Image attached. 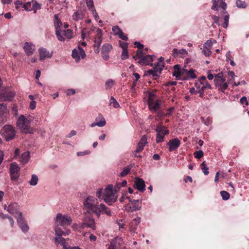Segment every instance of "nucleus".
Instances as JSON below:
<instances>
[{
	"label": "nucleus",
	"mask_w": 249,
	"mask_h": 249,
	"mask_svg": "<svg viewBox=\"0 0 249 249\" xmlns=\"http://www.w3.org/2000/svg\"><path fill=\"white\" fill-rule=\"evenodd\" d=\"M112 31L115 35H118L122 31L118 26H115L112 27Z\"/></svg>",
	"instance_id": "obj_53"
},
{
	"label": "nucleus",
	"mask_w": 249,
	"mask_h": 249,
	"mask_svg": "<svg viewBox=\"0 0 249 249\" xmlns=\"http://www.w3.org/2000/svg\"><path fill=\"white\" fill-rule=\"evenodd\" d=\"M148 105L149 109L153 112L156 113L157 111L159 112L160 111V105L159 101L157 100L155 102L154 100L153 101H149Z\"/></svg>",
	"instance_id": "obj_15"
},
{
	"label": "nucleus",
	"mask_w": 249,
	"mask_h": 249,
	"mask_svg": "<svg viewBox=\"0 0 249 249\" xmlns=\"http://www.w3.org/2000/svg\"><path fill=\"white\" fill-rule=\"evenodd\" d=\"M112 49V46L109 44H105L103 45L101 52L108 53Z\"/></svg>",
	"instance_id": "obj_37"
},
{
	"label": "nucleus",
	"mask_w": 249,
	"mask_h": 249,
	"mask_svg": "<svg viewBox=\"0 0 249 249\" xmlns=\"http://www.w3.org/2000/svg\"><path fill=\"white\" fill-rule=\"evenodd\" d=\"M103 32L101 29H97V34L94 38V43L93 44L94 51L96 53L100 52V47L102 42Z\"/></svg>",
	"instance_id": "obj_7"
},
{
	"label": "nucleus",
	"mask_w": 249,
	"mask_h": 249,
	"mask_svg": "<svg viewBox=\"0 0 249 249\" xmlns=\"http://www.w3.org/2000/svg\"><path fill=\"white\" fill-rule=\"evenodd\" d=\"M194 156L196 159H200L203 156V152L200 150L194 153Z\"/></svg>",
	"instance_id": "obj_52"
},
{
	"label": "nucleus",
	"mask_w": 249,
	"mask_h": 249,
	"mask_svg": "<svg viewBox=\"0 0 249 249\" xmlns=\"http://www.w3.org/2000/svg\"><path fill=\"white\" fill-rule=\"evenodd\" d=\"M15 93L11 91H5L3 93H0V100L1 101H11L15 96Z\"/></svg>",
	"instance_id": "obj_14"
},
{
	"label": "nucleus",
	"mask_w": 249,
	"mask_h": 249,
	"mask_svg": "<svg viewBox=\"0 0 249 249\" xmlns=\"http://www.w3.org/2000/svg\"><path fill=\"white\" fill-rule=\"evenodd\" d=\"M213 5L212 7V9L213 10H217V5H218V2L215 0H213Z\"/></svg>",
	"instance_id": "obj_62"
},
{
	"label": "nucleus",
	"mask_w": 249,
	"mask_h": 249,
	"mask_svg": "<svg viewBox=\"0 0 249 249\" xmlns=\"http://www.w3.org/2000/svg\"><path fill=\"white\" fill-rule=\"evenodd\" d=\"M19 161L22 164H25L28 162L30 158V153L29 151H26L21 155H19Z\"/></svg>",
	"instance_id": "obj_21"
},
{
	"label": "nucleus",
	"mask_w": 249,
	"mask_h": 249,
	"mask_svg": "<svg viewBox=\"0 0 249 249\" xmlns=\"http://www.w3.org/2000/svg\"><path fill=\"white\" fill-rule=\"evenodd\" d=\"M72 227L75 231L80 230L81 229H84V228H82V226H81V223H79V224L74 223L72 225Z\"/></svg>",
	"instance_id": "obj_59"
},
{
	"label": "nucleus",
	"mask_w": 249,
	"mask_h": 249,
	"mask_svg": "<svg viewBox=\"0 0 249 249\" xmlns=\"http://www.w3.org/2000/svg\"><path fill=\"white\" fill-rule=\"evenodd\" d=\"M37 122L38 121L36 120H34V119H32L31 116L25 118L24 115H21L17 120V124H26L31 123L34 124Z\"/></svg>",
	"instance_id": "obj_13"
},
{
	"label": "nucleus",
	"mask_w": 249,
	"mask_h": 249,
	"mask_svg": "<svg viewBox=\"0 0 249 249\" xmlns=\"http://www.w3.org/2000/svg\"><path fill=\"white\" fill-rule=\"evenodd\" d=\"M143 56V53L142 50H138L136 55L133 56V58L135 60H137L138 59H141Z\"/></svg>",
	"instance_id": "obj_45"
},
{
	"label": "nucleus",
	"mask_w": 249,
	"mask_h": 249,
	"mask_svg": "<svg viewBox=\"0 0 249 249\" xmlns=\"http://www.w3.org/2000/svg\"><path fill=\"white\" fill-rule=\"evenodd\" d=\"M103 198L109 205H111L116 201L117 197L115 196V191L113 190L112 185H108L106 188Z\"/></svg>",
	"instance_id": "obj_2"
},
{
	"label": "nucleus",
	"mask_w": 249,
	"mask_h": 249,
	"mask_svg": "<svg viewBox=\"0 0 249 249\" xmlns=\"http://www.w3.org/2000/svg\"><path fill=\"white\" fill-rule=\"evenodd\" d=\"M54 18L55 21L54 24L56 36L59 41L63 42L65 40V38H64L62 35V23L59 19L57 15H55Z\"/></svg>",
	"instance_id": "obj_4"
},
{
	"label": "nucleus",
	"mask_w": 249,
	"mask_h": 249,
	"mask_svg": "<svg viewBox=\"0 0 249 249\" xmlns=\"http://www.w3.org/2000/svg\"><path fill=\"white\" fill-rule=\"evenodd\" d=\"M162 68H160V66L156 64L155 66L151 70L147 71V74L152 75L154 77H159L162 71Z\"/></svg>",
	"instance_id": "obj_18"
},
{
	"label": "nucleus",
	"mask_w": 249,
	"mask_h": 249,
	"mask_svg": "<svg viewBox=\"0 0 249 249\" xmlns=\"http://www.w3.org/2000/svg\"><path fill=\"white\" fill-rule=\"evenodd\" d=\"M19 130L22 133H33V129L30 125H18Z\"/></svg>",
	"instance_id": "obj_30"
},
{
	"label": "nucleus",
	"mask_w": 249,
	"mask_h": 249,
	"mask_svg": "<svg viewBox=\"0 0 249 249\" xmlns=\"http://www.w3.org/2000/svg\"><path fill=\"white\" fill-rule=\"evenodd\" d=\"M86 56V53L83 49L78 46L77 49H74L72 52V57L75 60L76 62L79 61L80 58L84 59Z\"/></svg>",
	"instance_id": "obj_11"
},
{
	"label": "nucleus",
	"mask_w": 249,
	"mask_h": 249,
	"mask_svg": "<svg viewBox=\"0 0 249 249\" xmlns=\"http://www.w3.org/2000/svg\"><path fill=\"white\" fill-rule=\"evenodd\" d=\"M82 228H90L93 230L96 229L94 219L91 216H85L83 218V222L81 223Z\"/></svg>",
	"instance_id": "obj_10"
},
{
	"label": "nucleus",
	"mask_w": 249,
	"mask_h": 249,
	"mask_svg": "<svg viewBox=\"0 0 249 249\" xmlns=\"http://www.w3.org/2000/svg\"><path fill=\"white\" fill-rule=\"evenodd\" d=\"M140 221H141V218L140 217H137V218L133 219L131 222V225H130L131 228L133 230H135L137 228V227L140 223Z\"/></svg>",
	"instance_id": "obj_32"
},
{
	"label": "nucleus",
	"mask_w": 249,
	"mask_h": 249,
	"mask_svg": "<svg viewBox=\"0 0 249 249\" xmlns=\"http://www.w3.org/2000/svg\"><path fill=\"white\" fill-rule=\"evenodd\" d=\"M174 71L173 73V75L175 76L177 79H180L181 76V72L180 71V66L179 65H176L174 67Z\"/></svg>",
	"instance_id": "obj_29"
},
{
	"label": "nucleus",
	"mask_w": 249,
	"mask_h": 249,
	"mask_svg": "<svg viewBox=\"0 0 249 249\" xmlns=\"http://www.w3.org/2000/svg\"><path fill=\"white\" fill-rule=\"evenodd\" d=\"M186 74L187 78H183V79H187V78L195 79L196 77V75L194 71L192 69L189 71L187 70Z\"/></svg>",
	"instance_id": "obj_35"
},
{
	"label": "nucleus",
	"mask_w": 249,
	"mask_h": 249,
	"mask_svg": "<svg viewBox=\"0 0 249 249\" xmlns=\"http://www.w3.org/2000/svg\"><path fill=\"white\" fill-rule=\"evenodd\" d=\"M0 133L6 141H9L14 138L16 131L12 125H4Z\"/></svg>",
	"instance_id": "obj_3"
},
{
	"label": "nucleus",
	"mask_w": 249,
	"mask_h": 249,
	"mask_svg": "<svg viewBox=\"0 0 249 249\" xmlns=\"http://www.w3.org/2000/svg\"><path fill=\"white\" fill-rule=\"evenodd\" d=\"M38 51L40 60H43L46 57L50 58L52 56V54L50 53L45 48H40Z\"/></svg>",
	"instance_id": "obj_22"
},
{
	"label": "nucleus",
	"mask_w": 249,
	"mask_h": 249,
	"mask_svg": "<svg viewBox=\"0 0 249 249\" xmlns=\"http://www.w3.org/2000/svg\"><path fill=\"white\" fill-rule=\"evenodd\" d=\"M164 59V58L163 57L161 56L159 59V61L156 63V64L160 66V68H163L164 66V63L163 62Z\"/></svg>",
	"instance_id": "obj_58"
},
{
	"label": "nucleus",
	"mask_w": 249,
	"mask_h": 249,
	"mask_svg": "<svg viewBox=\"0 0 249 249\" xmlns=\"http://www.w3.org/2000/svg\"><path fill=\"white\" fill-rule=\"evenodd\" d=\"M134 44L138 48V50H142L143 48V45L139 42L135 41Z\"/></svg>",
	"instance_id": "obj_64"
},
{
	"label": "nucleus",
	"mask_w": 249,
	"mask_h": 249,
	"mask_svg": "<svg viewBox=\"0 0 249 249\" xmlns=\"http://www.w3.org/2000/svg\"><path fill=\"white\" fill-rule=\"evenodd\" d=\"M188 54L187 51L184 49H181L178 50V49L175 48L173 51V55L175 57L178 56L179 55H181V57H184Z\"/></svg>",
	"instance_id": "obj_27"
},
{
	"label": "nucleus",
	"mask_w": 249,
	"mask_h": 249,
	"mask_svg": "<svg viewBox=\"0 0 249 249\" xmlns=\"http://www.w3.org/2000/svg\"><path fill=\"white\" fill-rule=\"evenodd\" d=\"M201 165L202 166L201 169H202V172L204 173V174L205 175H208L209 173V172L208 171L209 168H208V167L206 165V162L205 161H204L201 163Z\"/></svg>",
	"instance_id": "obj_43"
},
{
	"label": "nucleus",
	"mask_w": 249,
	"mask_h": 249,
	"mask_svg": "<svg viewBox=\"0 0 249 249\" xmlns=\"http://www.w3.org/2000/svg\"><path fill=\"white\" fill-rule=\"evenodd\" d=\"M131 166H127L125 167L120 174V176L123 177L127 175L130 171Z\"/></svg>",
	"instance_id": "obj_46"
},
{
	"label": "nucleus",
	"mask_w": 249,
	"mask_h": 249,
	"mask_svg": "<svg viewBox=\"0 0 249 249\" xmlns=\"http://www.w3.org/2000/svg\"><path fill=\"white\" fill-rule=\"evenodd\" d=\"M99 210L100 211V216L101 215V213H105L108 216L111 215V212L109 210V208L107 207L106 205L103 203H101L100 204V208Z\"/></svg>",
	"instance_id": "obj_28"
},
{
	"label": "nucleus",
	"mask_w": 249,
	"mask_h": 249,
	"mask_svg": "<svg viewBox=\"0 0 249 249\" xmlns=\"http://www.w3.org/2000/svg\"><path fill=\"white\" fill-rule=\"evenodd\" d=\"M55 234L57 235V236H63V231H62V230L58 227V226L57 225L55 226L54 229Z\"/></svg>",
	"instance_id": "obj_47"
},
{
	"label": "nucleus",
	"mask_w": 249,
	"mask_h": 249,
	"mask_svg": "<svg viewBox=\"0 0 249 249\" xmlns=\"http://www.w3.org/2000/svg\"><path fill=\"white\" fill-rule=\"evenodd\" d=\"M33 0L32 1L28 2L24 4H23V7L26 10L30 11L33 10L32 8Z\"/></svg>",
	"instance_id": "obj_40"
},
{
	"label": "nucleus",
	"mask_w": 249,
	"mask_h": 249,
	"mask_svg": "<svg viewBox=\"0 0 249 249\" xmlns=\"http://www.w3.org/2000/svg\"><path fill=\"white\" fill-rule=\"evenodd\" d=\"M156 131L157 132L156 135L157 143L164 141V136L169 133V131L163 125H158Z\"/></svg>",
	"instance_id": "obj_8"
},
{
	"label": "nucleus",
	"mask_w": 249,
	"mask_h": 249,
	"mask_svg": "<svg viewBox=\"0 0 249 249\" xmlns=\"http://www.w3.org/2000/svg\"><path fill=\"white\" fill-rule=\"evenodd\" d=\"M212 41L211 39L207 40V41L204 44V47L206 49L211 50L212 46Z\"/></svg>",
	"instance_id": "obj_50"
},
{
	"label": "nucleus",
	"mask_w": 249,
	"mask_h": 249,
	"mask_svg": "<svg viewBox=\"0 0 249 249\" xmlns=\"http://www.w3.org/2000/svg\"><path fill=\"white\" fill-rule=\"evenodd\" d=\"M147 143V138L145 135L142 136L140 140L139 141L137 148L135 151V153H139L142 151L143 148Z\"/></svg>",
	"instance_id": "obj_20"
},
{
	"label": "nucleus",
	"mask_w": 249,
	"mask_h": 249,
	"mask_svg": "<svg viewBox=\"0 0 249 249\" xmlns=\"http://www.w3.org/2000/svg\"><path fill=\"white\" fill-rule=\"evenodd\" d=\"M174 109L175 108L174 107H172L167 110L166 113L163 112L162 111H160L159 112H158V116L159 117H161L166 115H170L172 113Z\"/></svg>",
	"instance_id": "obj_34"
},
{
	"label": "nucleus",
	"mask_w": 249,
	"mask_h": 249,
	"mask_svg": "<svg viewBox=\"0 0 249 249\" xmlns=\"http://www.w3.org/2000/svg\"><path fill=\"white\" fill-rule=\"evenodd\" d=\"M167 144L169 146V150L173 151L180 146V142L178 138H174L170 140Z\"/></svg>",
	"instance_id": "obj_16"
},
{
	"label": "nucleus",
	"mask_w": 249,
	"mask_h": 249,
	"mask_svg": "<svg viewBox=\"0 0 249 249\" xmlns=\"http://www.w3.org/2000/svg\"><path fill=\"white\" fill-rule=\"evenodd\" d=\"M212 86L211 85L207 82H202V86L201 89L204 90L206 89H211Z\"/></svg>",
	"instance_id": "obj_49"
},
{
	"label": "nucleus",
	"mask_w": 249,
	"mask_h": 249,
	"mask_svg": "<svg viewBox=\"0 0 249 249\" xmlns=\"http://www.w3.org/2000/svg\"><path fill=\"white\" fill-rule=\"evenodd\" d=\"M106 121L102 115H99L95 119V122L91 124H105Z\"/></svg>",
	"instance_id": "obj_33"
},
{
	"label": "nucleus",
	"mask_w": 249,
	"mask_h": 249,
	"mask_svg": "<svg viewBox=\"0 0 249 249\" xmlns=\"http://www.w3.org/2000/svg\"><path fill=\"white\" fill-rule=\"evenodd\" d=\"M122 241L121 238L117 237L115 238L111 242L107 249H116L119 247Z\"/></svg>",
	"instance_id": "obj_23"
},
{
	"label": "nucleus",
	"mask_w": 249,
	"mask_h": 249,
	"mask_svg": "<svg viewBox=\"0 0 249 249\" xmlns=\"http://www.w3.org/2000/svg\"><path fill=\"white\" fill-rule=\"evenodd\" d=\"M110 101V104H112L114 108H116L119 107V104L113 97H111Z\"/></svg>",
	"instance_id": "obj_51"
},
{
	"label": "nucleus",
	"mask_w": 249,
	"mask_h": 249,
	"mask_svg": "<svg viewBox=\"0 0 249 249\" xmlns=\"http://www.w3.org/2000/svg\"><path fill=\"white\" fill-rule=\"evenodd\" d=\"M202 52L204 55H205L206 56H209L212 54V52L211 50L206 49V50H203L202 51Z\"/></svg>",
	"instance_id": "obj_60"
},
{
	"label": "nucleus",
	"mask_w": 249,
	"mask_h": 249,
	"mask_svg": "<svg viewBox=\"0 0 249 249\" xmlns=\"http://www.w3.org/2000/svg\"><path fill=\"white\" fill-rule=\"evenodd\" d=\"M87 6L90 11L95 9L93 0H86Z\"/></svg>",
	"instance_id": "obj_39"
},
{
	"label": "nucleus",
	"mask_w": 249,
	"mask_h": 249,
	"mask_svg": "<svg viewBox=\"0 0 249 249\" xmlns=\"http://www.w3.org/2000/svg\"><path fill=\"white\" fill-rule=\"evenodd\" d=\"M120 46L122 48L123 50H127L128 48V44L126 42L119 41Z\"/></svg>",
	"instance_id": "obj_57"
},
{
	"label": "nucleus",
	"mask_w": 249,
	"mask_h": 249,
	"mask_svg": "<svg viewBox=\"0 0 249 249\" xmlns=\"http://www.w3.org/2000/svg\"><path fill=\"white\" fill-rule=\"evenodd\" d=\"M24 49L25 53L28 55L32 54L35 51V46L32 44H30L28 42H26L24 44Z\"/></svg>",
	"instance_id": "obj_25"
},
{
	"label": "nucleus",
	"mask_w": 249,
	"mask_h": 249,
	"mask_svg": "<svg viewBox=\"0 0 249 249\" xmlns=\"http://www.w3.org/2000/svg\"><path fill=\"white\" fill-rule=\"evenodd\" d=\"M65 241H66V239L63 238L62 236H56L54 238V243L56 245H62V244H64V242Z\"/></svg>",
	"instance_id": "obj_38"
},
{
	"label": "nucleus",
	"mask_w": 249,
	"mask_h": 249,
	"mask_svg": "<svg viewBox=\"0 0 249 249\" xmlns=\"http://www.w3.org/2000/svg\"><path fill=\"white\" fill-rule=\"evenodd\" d=\"M85 14V12L84 11L78 10L73 14L72 18L73 20L78 21L80 20L83 19Z\"/></svg>",
	"instance_id": "obj_24"
},
{
	"label": "nucleus",
	"mask_w": 249,
	"mask_h": 249,
	"mask_svg": "<svg viewBox=\"0 0 249 249\" xmlns=\"http://www.w3.org/2000/svg\"><path fill=\"white\" fill-rule=\"evenodd\" d=\"M153 56L154 55H147L145 56H143L142 58H141V59L139 60L138 63L142 65H149L152 66L153 64L152 63H150V62L153 61Z\"/></svg>",
	"instance_id": "obj_17"
},
{
	"label": "nucleus",
	"mask_w": 249,
	"mask_h": 249,
	"mask_svg": "<svg viewBox=\"0 0 249 249\" xmlns=\"http://www.w3.org/2000/svg\"><path fill=\"white\" fill-rule=\"evenodd\" d=\"M142 201L139 199L133 200L132 201V206L130 207V209L132 211H136L141 209L142 205Z\"/></svg>",
	"instance_id": "obj_26"
},
{
	"label": "nucleus",
	"mask_w": 249,
	"mask_h": 249,
	"mask_svg": "<svg viewBox=\"0 0 249 249\" xmlns=\"http://www.w3.org/2000/svg\"><path fill=\"white\" fill-rule=\"evenodd\" d=\"M4 209L6 210L10 213L15 216H19V213H22L19 211L20 207L18 203L14 202L10 203L7 206L6 205H4Z\"/></svg>",
	"instance_id": "obj_6"
},
{
	"label": "nucleus",
	"mask_w": 249,
	"mask_h": 249,
	"mask_svg": "<svg viewBox=\"0 0 249 249\" xmlns=\"http://www.w3.org/2000/svg\"><path fill=\"white\" fill-rule=\"evenodd\" d=\"M62 35L65 38V37L69 39L72 38L73 37V32L71 29L62 30Z\"/></svg>",
	"instance_id": "obj_31"
},
{
	"label": "nucleus",
	"mask_w": 249,
	"mask_h": 249,
	"mask_svg": "<svg viewBox=\"0 0 249 249\" xmlns=\"http://www.w3.org/2000/svg\"><path fill=\"white\" fill-rule=\"evenodd\" d=\"M224 23L222 24L223 28L226 29L229 25V15L228 14L225 15L224 17Z\"/></svg>",
	"instance_id": "obj_48"
},
{
	"label": "nucleus",
	"mask_w": 249,
	"mask_h": 249,
	"mask_svg": "<svg viewBox=\"0 0 249 249\" xmlns=\"http://www.w3.org/2000/svg\"><path fill=\"white\" fill-rule=\"evenodd\" d=\"M15 218L17 219L18 224L22 231L26 232L29 230V227L25 221L22 213H19V216H15Z\"/></svg>",
	"instance_id": "obj_12"
},
{
	"label": "nucleus",
	"mask_w": 249,
	"mask_h": 249,
	"mask_svg": "<svg viewBox=\"0 0 249 249\" xmlns=\"http://www.w3.org/2000/svg\"><path fill=\"white\" fill-rule=\"evenodd\" d=\"M236 4L237 7L240 8H245L247 7V3L241 0H237L236 1Z\"/></svg>",
	"instance_id": "obj_41"
},
{
	"label": "nucleus",
	"mask_w": 249,
	"mask_h": 249,
	"mask_svg": "<svg viewBox=\"0 0 249 249\" xmlns=\"http://www.w3.org/2000/svg\"><path fill=\"white\" fill-rule=\"evenodd\" d=\"M219 87H220L219 90H220L222 92H224V90L228 88V86L227 83H224L220 84Z\"/></svg>",
	"instance_id": "obj_56"
},
{
	"label": "nucleus",
	"mask_w": 249,
	"mask_h": 249,
	"mask_svg": "<svg viewBox=\"0 0 249 249\" xmlns=\"http://www.w3.org/2000/svg\"><path fill=\"white\" fill-rule=\"evenodd\" d=\"M114 85V81L113 80L109 79L108 80L106 83V89L111 88Z\"/></svg>",
	"instance_id": "obj_55"
},
{
	"label": "nucleus",
	"mask_w": 249,
	"mask_h": 249,
	"mask_svg": "<svg viewBox=\"0 0 249 249\" xmlns=\"http://www.w3.org/2000/svg\"><path fill=\"white\" fill-rule=\"evenodd\" d=\"M128 58V54L127 49L125 50H123L121 55V58L123 60L126 59Z\"/></svg>",
	"instance_id": "obj_54"
},
{
	"label": "nucleus",
	"mask_w": 249,
	"mask_h": 249,
	"mask_svg": "<svg viewBox=\"0 0 249 249\" xmlns=\"http://www.w3.org/2000/svg\"><path fill=\"white\" fill-rule=\"evenodd\" d=\"M220 194L222 198L224 200H227L229 199L230 195V194L225 191H222L220 192Z\"/></svg>",
	"instance_id": "obj_44"
},
{
	"label": "nucleus",
	"mask_w": 249,
	"mask_h": 249,
	"mask_svg": "<svg viewBox=\"0 0 249 249\" xmlns=\"http://www.w3.org/2000/svg\"><path fill=\"white\" fill-rule=\"evenodd\" d=\"M118 36L123 40L125 41L128 40V37L124 34L122 31Z\"/></svg>",
	"instance_id": "obj_63"
},
{
	"label": "nucleus",
	"mask_w": 249,
	"mask_h": 249,
	"mask_svg": "<svg viewBox=\"0 0 249 249\" xmlns=\"http://www.w3.org/2000/svg\"><path fill=\"white\" fill-rule=\"evenodd\" d=\"M38 180L37 176L36 175H32L31 180L29 181V184L32 186H35L37 184Z\"/></svg>",
	"instance_id": "obj_36"
},
{
	"label": "nucleus",
	"mask_w": 249,
	"mask_h": 249,
	"mask_svg": "<svg viewBox=\"0 0 249 249\" xmlns=\"http://www.w3.org/2000/svg\"><path fill=\"white\" fill-rule=\"evenodd\" d=\"M195 86L197 89H201V88H202V81H198L196 82Z\"/></svg>",
	"instance_id": "obj_61"
},
{
	"label": "nucleus",
	"mask_w": 249,
	"mask_h": 249,
	"mask_svg": "<svg viewBox=\"0 0 249 249\" xmlns=\"http://www.w3.org/2000/svg\"><path fill=\"white\" fill-rule=\"evenodd\" d=\"M71 222L72 219L71 216L68 215H63L61 213L57 214L56 221L57 225L65 227L71 225Z\"/></svg>",
	"instance_id": "obj_5"
},
{
	"label": "nucleus",
	"mask_w": 249,
	"mask_h": 249,
	"mask_svg": "<svg viewBox=\"0 0 249 249\" xmlns=\"http://www.w3.org/2000/svg\"><path fill=\"white\" fill-rule=\"evenodd\" d=\"M20 168L17 163L13 162L10 165V173L12 180H17L19 176Z\"/></svg>",
	"instance_id": "obj_9"
},
{
	"label": "nucleus",
	"mask_w": 249,
	"mask_h": 249,
	"mask_svg": "<svg viewBox=\"0 0 249 249\" xmlns=\"http://www.w3.org/2000/svg\"><path fill=\"white\" fill-rule=\"evenodd\" d=\"M32 8L33 10H34V13H36L37 10H39L41 8V5L37 3L36 1L33 0L32 4Z\"/></svg>",
	"instance_id": "obj_42"
},
{
	"label": "nucleus",
	"mask_w": 249,
	"mask_h": 249,
	"mask_svg": "<svg viewBox=\"0 0 249 249\" xmlns=\"http://www.w3.org/2000/svg\"><path fill=\"white\" fill-rule=\"evenodd\" d=\"M134 186L136 188L141 192H143L145 190V182L140 178H136L134 181Z\"/></svg>",
	"instance_id": "obj_19"
},
{
	"label": "nucleus",
	"mask_w": 249,
	"mask_h": 249,
	"mask_svg": "<svg viewBox=\"0 0 249 249\" xmlns=\"http://www.w3.org/2000/svg\"><path fill=\"white\" fill-rule=\"evenodd\" d=\"M97 198L93 196H88L84 201V209L86 213L90 214H95L98 217H100V205Z\"/></svg>",
	"instance_id": "obj_1"
}]
</instances>
